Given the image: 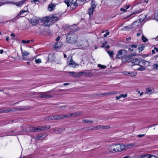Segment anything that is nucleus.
<instances>
[{"instance_id":"obj_1","label":"nucleus","mask_w":158,"mask_h":158,"mask_svg":"<svg viewBox=\"0 0 158 158\" xmlns=\"http://www.w3.org/2000/svg\"><path fill=\"white\" fill-rule=\"evenodd\" d=\"M58 20L57 17L54 15L46 16L42 19L38 17H34L29 20V22L32 26L37 25L38 22H44L45 26H49L52 25Z\"/></svg>"},{"instance_id":"obj_2","label":"nucleus","mask_w":158,"mask_h":158,"mask_svg":"<svg viewBox=\"0 0 158 158\" xmlns=\"http://www.w3.org/2000/svg\"><path fill=\"white\" fill-rule=\"evenodd\" d=\"M66 41L72 45H76L77 47L85 44V43L88 44V41L84 39H78L77 36L73 32H69L66 35Z\"/></svg>"},{"instance_id":"obj_3","label":"nucleus","mask_w":158,"mask_h":158,"mask_svg":"<svg viewBox=\"0 0 158 158\" xmlns=\"http://www.w3.org/2000/svg\"><path fill=\"white\" fill-rule=\"evenodd\" d=\"M79 2L78 0H65L64 2L68 6H70L72 9H75L78 6L77 2Z\"/></svg>"},{"instance_id":"obj_4","label":"nucleus","mask_w":158,"mask_h":158,"mask_svg":"<svg viewBox=\"0 0 158 158\" xmlns=\"http://www.w3.org/2000/svg\"><path fill=\"white\" fill-rule=\"evenodd\" d=\"M67 64L68 65L71 67L75 68L76 65H78L73 60L72 57L71 56H69L67 59Z\"/></svg>"},{"instance_id":"obj_5","label":"nucleus","mask_w":158,"mask_h":158,"mask_svg":"<svg viewBox=\"0 0 158 158\" xmlns=\"http://www.w3.org/2000/svg\"><path fill=\"white\" fill-rule=\"evenodd\" d=\"M50 128V127L47 126H40L37 127H34V132H38L40 131H43L45 130L48 129Z\"/></svg>"},{"instance_id":"obj_6","label":"nucleus","mask_w":158,"mask_h":158,"mask_svg":"<svg viewBox=\"0 0 158 158\" xmlns=\"http://www.w3.org/2000/svg\"><path fill=\"white\" fill-rule=\"evenodd\" d=\"M115 145L116 152H120L126 149L125 145L122 144H117Z\"/></svg>"},{"instance_id":"obj_7","label":"nucleus","mask_w":158,"mask_h":158,"mask_svg":"<svg viewBox=\"0 0 158 158\" xmlns=\"http://www.w3.org/2000/svg\"><path fill=\"white\" fill-rule=\"evenodd\" d=\"M118 54L117 55V57L118 59L122 58L127 54L126 51L123 49L118 50Z\"/></svg>"},{"instance_id":"obj_8","label":"nucleus","mask_w":158,"mask_h":158,"mask_svg":"<svg viewBox=\"0 0 158 158\" xmlns=\"http://www.w3.org/2000/svg\"><path fill=\"white\" fill-rule=\"evenodd\" d=\"M21 109H18L15 108H13L11 109H6L4 108L0 109V113H7L11 112L12 111H18L19 110Z\"/></svg>"},{"instance_id":"obj_9","label":"nucleus","mask_w":158,"mask_h":158,"mask_svg":"<svg viewBox=\"0 0 158 158\" xmlns=\"http://www.w3.org/2000/svg\"><path fill=\"white\" fill-rule=\"evenodd\" d=\"M28 10H21L20 13L18 14V15L16 17L13 19V20L17 19L19 18V16L22 15L20 17H24L26 15L27 13Z\"/></svg>"},{"instance_id":"obj_10","label":"nucleus","mask_w":158,"mask_h":158,"mask_svg":"<svg viewBox=\"0 0 158 158\" xmlns=\"http://www.w3.org/2000/svg\"><path fill=\"white\" fill-rule=\"evenodd\" d=\"M47 135V134L46 133L43 134H40L36 136L35 139L36 140H41L44 139Z\"/></svg>"},{"instance_id":"obj_11","label":"nucleus","mask_w":158,"mask_h":158,"mask_svg":"<svg viewBox=\"0 0 158 158\" xmlns=\"http://www.w3.org/2000/svg\"><path fill=\"white\" fill-rule=\"evenodd\" d=\"M98 4L97 2L92 0L91 2V7L89 8L88 10H94L97 6Z\"/></svg>"},{"instance_id":"obj_12","label":"nucleus","mask_w":158,"mask_h":158,"mask_svg":"<svg viewBox=\"0 0 158 158\" xmlns=\"http://www.w3.org/2000/svg\"><path fill=\"white\" fill-rule=\"evenodd\" d=\"M115 150L114 144L110 146L108 148V151L112 153L116 152Z\"/></svg>"},{"instance_id":"obj_13","label":"nucleus","mask_w":158,"mask_h":158,"mask_svg":"<svg viewBox=\"0 0 158 158\" xmlns=\"http://www.w3.org/2000/svg\"><path fill=\"white\" fill-rule=\"evenodd\" d=\"M51 92V91H49L45 92H40L38 94L39 97L43 98H46V93H50Z\"/></svg>"},{"instance_id":"obj_14","label":"nucleus","mask_w":158,"mask_h":158,"mask_svg":"<svg viewBox=\"0 0 158 158\" xmlns=\"http://www.w3.org/2000/svg\"><path fill=\"white\" fill-rule=\"evenodd\" d=\"M63 116H64V115L62 114L54 115L53 116V119H54V120L63 119L64 118Z\"/></svg>"},{"instance_id":"obj_15","label":"nucleus","mask_w":158,"mask_h":158,"mask_svg":"<svg viewBox=\"0 0 158 158\" xmlns=\"http://www.w3.org/2000/svg\"><path fill=\"white\" fill-rule=\"evenodd\" d=\"M141 62V61L140 59H138L137 58L133 60L132 63L134 64L133 65H139V64Z\"/></svg>"},{"instance_id":"obj_16","label":"nucleus","mask_w":158,"mask_h":158,"mask_svg":"<svg viewBox=\"0 0 158 158\" xmlns=\"http://www.w3.org/2000/svg\"><path fill=\"white\" fill-rule=\"evenodd\" d=\"M62 45V43L61 42H59L56 43L54 45V49H57L58 48L60 47Z\"/></svg>"},{"instance_id":"obj_17","label":"nucleus","mask_w":158,"mask_h":158,"mask_svg":"<svg viewBox=\"0 0 158 158\" xmlns=\"http://www.w3.org/2000/svg\"><path fill=\"white\" fill-rule=\"evenodd\" d=\"M137 55V53L135 52L132 53L130 54L129 55L127 56L126 57V58L127 59L129 60V59L131 58L132 57L134 56Z\"/></svg>"},{"instance_id":"obj_18","label":"nucleus","mask_w":158,"mask_h":158,"mask_svg":"<svg viewBox=\"0 0 158 158\" xmlns=\"http://www.w3.org/2000/svg\"><path fill=\"white\" fill-rule=\"evenodd\" d=\"M94 75V74L90 72L89 70H85V76L87 77H92Z\"/></svg>"},{"instance_id":"obj_19","label":"nucleus","mask_w":158,"mask_h":158,"mask_svg":"<svg viewBox=\"0 0 158 158\" xmlns=\"http://www.w3.org/2000/svg\"><path fill=\"white\" fill-rule=\"evenodd\" d=\"M56 5L53 3H51L48 5V9H50V10H54L55 9Z\"/></svg>"},{"instance_id":"obj_20","label":"nucleus","mask_w":158,"mask_h":158,"mask_svg":"<svg viewBox=\"0 0 158 158\" xmlns=\"http://www.w3.org/2000/svg\"><path fill=\"white\" fill-rule=\"evenodd\" d=\"M139 12V11H135L134 12H132L130 15H128L127 16V18H129V17H131V18H132V17H134V16H133V15L138 14Z\"/></svg>"},{"instance_id":"obj_21","label":"nucleus","mask_w":158,"mask_h":158,"mask_svg":"<svg viewBox=\"0 0 158 158\" xmlns=\"http://www.w3.org/2000/svg\"><path fill=\"white\" fill-rule=\"evenodd\" d=\"M71 75L72 77H78V73H75L74 72H69V71L68 72Z\"/></svg>"},{"instance_id":"obj_22","label":"nucleus","mask_w":158,"mask_h":158,"mask_svg":"<svg viewBox=\"0 0 158 158\" xmlns=\"http://www.w3.org/2000/svg\"><path fill=\"white\" fill-rule=\"evenodd\" d=\"M63 116L64 117V118H70L74 117L73 113H72V114H68L66 115H64V116Z\"/></svg>"},{"instance_id":"obj_23","label":"nucleus","mask_w":158,"mask_h":158,"mask_svg":"<svg viewBox=\"0 0 158 158\" xmlns=\"http://www.w3.org/2000/svg\"><path fill=\"white\" fill-rule=\"evenodd\" d=\"M128 76L131 77H135L137 74L136 73H135L132 72H128Z\"/></svg>"},{"instance_id":"obj_24","label":"nucleus","mask_w":158,"mask_h":158,"mask_svg":"<svg viewBox=\"0 0 158 158\" xmlns=\"http://www.w3.org/2000/svg\"><path fill=\"white\" fill-rule=\"evenodd\" d=\"M154 17L155 19L158 21V10H155L154 13Z\"/></svg>"},{"instance_id":"obj_25","label":"nucleus","mask_w":158,"mask_h":158,"mask_svg":"<svg viewBox=\"0 0 158 158\" xmlns=\"http://www.w3.org/2000/svg\"><path fill=\"white\" fill-rule=\"evenodd\" d=\"M93 122V121L91 120L90 121L88 120V119H83L82 120V122L85 123H91Z\"/></svg>"},{"instance_id":"obj_26","label":"nucleus","mask_w":158,"mask_h":158,"mask_svg":"<svg viewBox=\"0 0 158 158\" xmlns=\"http://www.w3.org/2000/svg\"><path fill=\"white\" fill-rule=\"evenodd\" d=\"M82 112L80 111H77L73 113L74 117H77L82 114Z\"/></svg>"},{"instance_id":"obj_27","label":"nucleus","mask_w":158,"mask_h":158,"mask_svg":"<svg viewBox=\"0 0 158 158\" xmlns=\"http://www.w3.org/2000/svg\"><path fill=\"white\" fill-rule=\"evenodd\" d=\"M139 25V22L137 21H134L133 23V27L135 28L138 26Z\"/></svg>"},{"instance_id":"obj_28","label":"nucleus","mask_w":158,"mask_h":158,"mask_svg":"<svg viewBox=\"0 0 158 158\" xmlns=\"http://www.w3.org/2000/svg\"><path fill=\"white\" fill-rule=\"evenodd\" d=\"M107 53L111 58H113V55L114 54V52L113 51L110 50H109L108 51Z\"/></svg>"},{"instance_id":"obj_29","label":"nucleus","mask_w":158,"mask_h":158,"mask_svg":"<svg viewBox=\"0 0 158 158\" xmlns=\"http://www.w3.org/2000/svg\"><path fill=\"white\" fill-rule=\"evenodd\" d=\"M78 73V77H80L81 76H85V70Z\"/></svg>"},{"instance_id":"obj_30","label":"nucleus","mask_w":158,"mask_h":158,"mask_svg":"<svg viewBox=\"0 0 158 158\" xmlns=\"http://www.w3.org/2000/svg\"><path fill=\"white\" fill-rule=\"evenodd\" d=\"M135 145V144L134 143H131L130 144H127L125 145L126 149H127L128 148H130L132 146H134Z\"/></svg>"},{"instance_id":"obj_31","label":"nucleus","mask_w":158,"mask_h":158,"mask_svg":"<svg viewBox=\"0 0 158 158\" xmlns=\"http://www.w3.org/2000/svg\"><path fill=\"white\" fill-rule=\"evenodd\" d=\"M7 3H11V4H15V2H6V3H4V2H0V6H2V5H3L5 4H7Z\"/></svg>"},{"instance_id":"obj_32","label":"nucleus","mask_w":158,"mask_h":158,"mask_svg":"<svg viewBox=\"0 0 158 158\" xmlns=\"http://www.w3.org/2000/svg\"><path fill=\"white\" fill-rule=\"evenodd\" d=\"M53 116H51L48 117H47L45 118V120H54L53 118Z\"/></svg>"},{"instance_id":"obj_33","label":"nucleus","mask_w":158,"mask_h":158,"mask_svg":"<svg viewBox=\"0 0 158 158\" xmlns=\"http://www.w3.org/2000/svg\"><path fill=\"white\" fill-rule=\"evenodd\" d=\"M130 6V5H128L127 6L126 5L124 6V7L121 8L120 10H127L129 8Z\"/></svg>"},{"instance_id":"obj_34","label":"nucleus","mask_w":158,"mask_h":158,"mask_svg":"<svg viewBox=\"0 0 158 158\" xmlns=\"http://www.w3.org/2000/svg\"><path fill=\"white\" fill-rule=\"evenodd\" d=\"M146 93L151 94L152 93V90L149 88H148L146 89Z\"/></svg>"},{"instance_id":"obj_35","label":"nucleus","mask_w":158,"mask_h":158,"mask_svg":"<svg viewBox=\"0 0 158 158\" xmlns=\"http://www.w3.org/2000/svg\"><path fill=\"white\" fill-rule=\"evenodd\" d=\"M30 53L26 51H24L23 52H22V55L23 56H27Z\"/></svg>"},{"instance_id":"obj_36","label":"nucleus","mask_w":158,"mask_h":158,"mask_svg":"<svg viewBox=\"0 0 158 158\" xmlns=\"http://www.w3.org/2000/svg\"><path fill=\"white\" fill-rule=\"evenodd\" d=\"M137 69L139 71H143L145 69V68L143 66L140 65L139 68H137Z\"/></svg>"},{"instance_id":"obj_37","label":"nucleus","mask_w":158,"mask_h":158,"mask_svg":"<svg viewBox=\"0 0 158 158\" xmlns=\"http://www.w3.org/2000/svg\"><path fill=\"white\" fill-rule=\"evenodd\" d=\"M49 93H46V98H49L52 97V96L51 94H49Z\"/></svg>"},{"instance_id":"obj_38","label":"nucleus","mask_w":158,"mask_h":158,"mask_svg":"<svg viewBox=\"0 0 158 158\" xmlns=\"http://www.w3.org/2000/svg\"><path fill=\"white\" fill-rule=\"evenodd\" d=\"M152 155H149L148 154H145L143 155L144 158H151V156Z\"/></svg>"},{"instance_id":"obj_39","label":"nucleus","mask_w":158,"mask_h":158,"mask_svg":"<svg viewBox=\"0 0 158 158\" xmlns=\"http://www.w3.org/2000/svg\"><path fill=\"white\" fill-rule=\"evenodd\" d=\"M144 47V46L143 45H140L138 48L139 51H142L143 50Z\"/></svg>"},{"instance_id":"obj_40","label":"nucleus","mask_w":158,"mask_h":158,"mask_svg":"<svg viewBox=\"0 0 158 158\" xmlns=\"http://www.w3.org/2000/svg\"><path fill=\"white\" fill-rule=\"evenodd\" d=\"M116 92H109L107 93H105L104 94H103L104 95H106V94H108V95H110V94H116Z\"/></svg>"},{"instance_id":"obj_41","label":"nucleus","mask_w":158,"mask_h":158,"mask_svg":"<svg viewBox=\"0 0 158 158\" xmlns=\"http://www.w3.org/2000/svg\"><path fill=\"white\" fill-rule=\"evenodd\" d=\"M98 67L102 69H105L106 68V66L102 65L100 64H98Z\"/></svg>"},{"instance_id":"obj_42","label":"nucleus","mask_w":158,"mask_h":158,"mask_svg":"<svg viewBox=\"0 0 158 158\" xmlns=\"http://www.w3.org/2000/svg\"><path fill=\"white\" fill-rule=\"evenodd\" d=\"M153 67L154 69H158V64H153Z\"/></svg>"},{"instance_id":"obj_43","label":"nucleus","mask_w":158,"mask_h":158,"mask_svg":"<svg viewBox=\"0 0 158 158\" xmlns=\"http://www.w3.org/2000/svg\"><path fill=\"white\" fill-rule=\"evenodd\" d=\"M142 39L144 42H146L148 40V39L143 35L142 36Z\"/></svg>"},{"instance_id":"obj_44","label":"nucleus","mask_w":158,"mask_h":158,"mask_svg":"<svg viewBox=\"0 0 158 158\" xmlns=\"http://www.w3.org/2000/svg\"><path fill=\"white\" fill-rule=\"evenodd\" d=\"M93 11L94 10H89L87 12V14L89 15L90 17V16L93 15Z\"/></svg>"},{"instance_id":"obj_45","label":"nucleus","mask_w":158,"mask_h":158,"mask_svg":"<svg viewBox=\"0 0 158 158\" xmlns=\"http://www.w3.org/2000/svg\"><path fill=\"white\" fill-rule=\"evenodd\" d=\"M64 129L63 128H59L57 130L58 132H57V133L58 134L60 132H61L62 131H64Z\"/></svg>"},{"instance_id":"obj_46","label":"nucleus","mask_w":158,"mask_h":158,"mask_svg":"<svg viewBox=\"0 0 158 158\" xmlns=\"http://www.w3.org/2000/svg\"><path fill=\"white\" fill-rule=\"evenodd\" d=\"M94 128L95 130L99 129H102V125H98L95 127Z\"/></svg>"},{"instance_id":"obj_47","label":"nucleus","mask_w":158,"mask_h":158,"mask_svg":"<svg viewBox=\"0 0 158 158\" xmlns=\"http://www.w3.org/2000/svg\"><path fill=\"white\" fill-rule=\"evenodd\" d=\"M35 62L37 64H39L41 63V59H36L35 60Z\"/></svg>"},{"instance_id":"obj_48","label":"nucleus","mask_w":158,"mask_h":158,"mask_svg":"<svg viewBox=\"0 0 158 158\" xmlns=\"http://www.w3.org/2000/svg\"><path fill=\"white\" fill-rule=\"evenodd\" d=\"M119 96H120V98H124L126 97L127 96V94H120Z\"/></svg>"},{"instance_id":"obj_49","label":"nucleus","mask_w":158,"mask_h":158,"mask_svg":"<svg viewBox=\"0 0 158 158\" xmlns=\"http://www.w3.org/2000/svg\"><path fill=\"white\" fill-rule=\"evenodd\" d=\"M110 127L108 126H103L102 125V129H106L109 128Z\"/></svg>"},{"instance_id":"obj_50","label":"nucleus","mask_w":158,"mask_h":158,"mask_svg":"<svg viewBox=\"0 0 158 158\" xmlns=\"http://www.w3.org/2000/svg\"><path fill=\"white\" fill-rule=\"evenodd\" d=\"M34 129H35L34 127L28 128V130L30 131L34 132Z\"/></svg>"},{"instance_id":"obj_51","label":"nucleus","mask_w":158,"mask_h":158,"mask_svg":"<svg viewBox=\"0 0 158 158\" xmlns=\"http://www.w3.org/2000/svg\"><path fill=\"white\" fill-rule=\"evenodd\" d=\"M30 42V41L29 40H27V41H26L25 40H23L22 41V43L23 44H26L27 43L28 44Z\"/></svg>"},{"instance_id":"obj_52","label":"nucleus","mask_w":158,"mask_h":158,"mask_svg":"<svg viewBox=\"0 0 158 158\" xmlns=\"http://www.w3.org/2000/svg\"><path fill=\"white\" fill-rule=\"evenodd\" d=\"M128 50H129L131 51V52H132L133 51V48H131V45H130L128 47Z\"/></svg>"},{"instance_id":"obj_53","label":"nucleus","mask_w":158,"mask_h":158,"mask_svg":"<svg viewBox=\"0 0 158 158\" xmlns=\"http://www.w3.org/2000/svg\"><path fill=\"white\" fill-rule=\"evenodd\" d=\"M107 43V42L106 41H105L104 43H103L102 44V45L101 46V47L103 48L105 47V46L106 45V44Z\"/></svg>"},{"instance_id":"obj_54","label":"nucleus","mask_w":158,"mask_h":158,"mask_svg":"<svg viewBox=\"0 0 158 158\" xmlns=\"http://www.w3.org/2000/svg\"><path fill=\"white\" fill-rule=\"evenodd\" d=\"M41 0H33L31 1L32 3H36L37 2H39Z\"/></svg>"},{"instance_id":"obj_55","label":"nucleus","mask_w":158,"mask_h":158,"mask_svg":"<svg viewBox=\"0 0 158 158\" xmlns=\"http://www.w3.org/2000/svg\"><path fill=\"white\" fill-rule=\"evenodd\" d=\"M129 28V26H127L125 27L124 28H123V30H128V29Z\"/></svg>"},{"instance_id":"obj_56","label":"nucleus","mask_w":158,"mask_h":158,"mask_svg":"<svg viewBox=\"0 0 158 158\" xmlns=\"http://www.w3.org/2000/svg\"><path fill=\"white\" fill-rule=\"evenodd\" d=\"M123 73L125 75L128 76V72L127 71H124L123 72Z\"/></svg>"},{"instance_id":"obj_57","label":"nucleus","mask_w":158,"mask_h":158,"mask_svg":"<svg viewBox=\"0 0 158 158\" xmlns=\"http://www.w3.org/2000/svg\"><path fill=\"white\" fill-rule=\"evenodd\" d=\"M109 33H110L108 31L106 32V34H104L103 35V36L104 37H106L107 35H109Z\"/></svg>"},{"instance_id":"obj_58","label":"nucleus","mask_w":158,"mask_h":158,"mask_svg":"<svg viewBox=\"0 0 158 158\" xmlns=\"http://www.w3.org/2000/svg\"><path fill=\"white\" fill-rule=\"evenodd\" d=\"M145 135V134H143L142 135H138V137L139 138H141V137H143Z\"/></svg>"},{"instance_id":"obj_59","label":"nucleus","mask_w":158,"mask_h":158,"mask_svg":"<svg viewBox=\"0 0 158 158\" xmlns=\"http://www.w3.org/2000/svg\"><path fill=\"white\" fill-rule=\"evenodd\" d=\"M131 48H137V45H135V44L131 45Z\"/></svg>"},{"instance_id":"obj_60","label":"nucleus","mask_w":158,"mask_h":158,"mask_svg":"<svg viewBox=\"0 0 158 158\" xmlns=\"http://www.w3.org/2000/svg\"><path fill=\"white\" fill-rule=\"evenodd\" d=\"M60 36H59L57 37L56 39V41H58L60 39Z\"/></svg>"},{"instance_id":"obj_61","label":"nucleus","mask_w":158,"mask_h":158,"mask_svg":"<svg viewBox=\"0 0 158 158\" xmlns=\"http://www.w3.org/2000/svg\"><path fill=\"white\" fill-rule=\"evenodd\" d=\"M6 89V87L3 88L2 89H0V92H2L3 91L4 89Z\"/></svg>"},{"instance_id":"obj_62","label":"nucleus","mask_w":158,"mask_h":158,"mask_svg":"<svg viewBox=\"0 0 158 158\" xmlns=\"http://www.w3.org/2000/svg\"><path fill=\"white\" fill-rule=\"evenodd\" d=\"M151 158H158L157 157H156V156L152 155V156H151Z\"/></svg>"},{"instance_id":"obj_63","label":"nucleus","mask_w":158,"mask_h":158,"mask_svg":"<svg viewBox=\"0 0 158 158\" xmlns=\"http://www.w3.org/2000/svg\"><path fill=\"white\" fill-rule=\"evenodd\" d=\"M154 50H156V52H158V48H157L155 47V48H154Z\"/></svg>"},{"instance_id":"obj_64","label":"nucleus","mask_w":158,"mask_h":158,"mask_svg":"<svg viewBox=\"0 0 158 158\" xmlns=\"http://www.w3.org/2000/svg\"><path fill=\"white\" fill-rule=\"evenodd\" d=\"M123 158H130V157L129 156H127L123 157Z\"/></svg>"}]
</instances>
